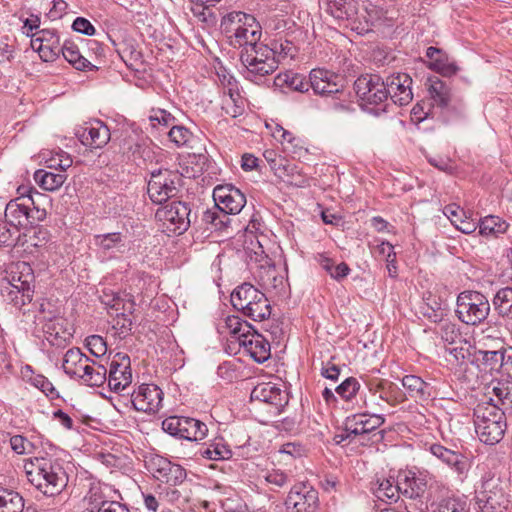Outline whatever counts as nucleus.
Here are the masks:
<instances>
[{
	"instance_id": "2",
	"label": "nucleus",
	"mask_w": 512,
	"mask_h": 512,
	"mask_svg": "<svg viewBox=\"0 0 512 512\" xmlns=\"http://www.w3.org/2000/svg\"><path fill=\"white\" fill-rule=\"evenodd\" d=\"M220 27L235 48L246 50L261 43V26L252 15L233 11L222 18Z\"/></svg>"
},
{
	"instance_id": "40",
	"label": "nucleus",
	"mask_w": 512,
	"mask_h": 512,
	"mask_svg": "<svg viewBox=\"0 0 512 512\" xmlns=\"http://www.w3.org/2000/svg\"><path fill=\"white\" fill-rule=\"evenodd\" d=\"M362 23L367 25V32L370 31V27L373 25L391 22L393 16L389 15V11L383 7L369 3L365 6V15L359 16Z\"/></svg>"
},
{
	"instance_id": "3",
	"label": "nucleus",
	"mask_w": 512,
	"mask_h": 512,
	"mask_svg": "<svg viewBox=\"0 0 512 512\" xmlns=\"http://www.w3.org/2000/svg\"><path fill=\"white\" fill-rule=\"evenodd\" d=\"M240 61L244 66V77L256 84H259L266 76L274 73L280 62L277 57V51L264 43L241 50Z\"/></svg>"
},
{
	"instance_id": "27",
	"label": "nucleus",
	"mask_w": 512,
	"mask_h": 512,
	"mask_svg": "<svg viewBox=\"0 0 512 512\" xmlns=\"http://www.w3.org/2000/svg\"><path fill=\"white\" fill-rule=\"evenodd\" d=\"M32 213L26 204L10 201L5 209V218L15 232H19L20 227L33 223L35 217Z\"/></svg>"
},
{
	"instance_id": "41",
	"label": "nucleus",
	"mask_w": 512,
	"mask_h": 512,
	"mask_svg": "<svg viewBox=\"0 0 512 512\" xmlns=\"http://www.w3.org/2000/svg\"><path fill=\"white\" fill-rule=\"evenodd\" d=\"M207 425L197 419L184 417L181 438L189 441H199L207 436Z\"/></svg>"
},
{
	"instance_id": "44",
	"label": "nucleus",
	"mask_w": 512,
	"mask_h": 512,
	"mask_svg": "<svg viewBox=\"0 0 512 512\" xmlns=\"http://www.w3.org/2000/svg\"><path fill=\"white\" fill-rule=\"evenodd\" d=\"M428 92L434 104L439 107H446L450 101V90L448 86L437 77L428 79Z\"/></svg>"
},
{
	"instance_id": "57",
	"label": "nucleus",
	"mask_w": 512,
	"mask_h": 512,
	"mask_svg": "<svg viewBox=\"0 0 512 512\" xmlns=\"http://www.w3.org/2000/svg\"><path fill=\"white\" fill-rule=\"evenodd\" d=\"M472 345L466 339H461V344H452L446 347V351L454 358L457 363H463L470 356Z\"/></svg>"
},
{
	"instance_id": "11",
	"label": "nucleus",
	"mask_w": 512,
	"mask_h": 512,
	"mask_svg": "<svg viewBox=\"0 0 512 512\" xmlns=\"http://www.w3.org/2000/svg\"><path fill=\"white\" fill-rule=\"evenodd\" d=\"M319 3L335 19L347 21L351 30L361 35L366 33L367 25L358 16L355 0H319Z\"/></svg>"
},
{
	"instance_id": "58",
	"label": "nucleus",
	"mask_w": 512,
	"mask_h": 512,
	"mask_svg": "<svg viewBox=\"0 0 512 512\" xmlns=\"http://www.w3.org/2000/svg\"><path fill=\"white\" fill-rule=\"evenodd\" d=\"M2 295L5 296L15 306L21 307L32 300V297L24 296L22 290L15 289L10 284L6 283L2 286Z\"/></svg>"
},
{
	"instance_id": "53",
	"label": "nucleus",
	"mask_w": 512,
	"mask_h": 512,
	"mask_svg": "<svg viewBox=\"0 0 512 512\" xmlns=\"http://www.w3.org/2000/svg\"><path fill=\"white\" fill-rule=\"evenodd\" d=\"M45 162L48 168L59 170V173H65L73 164L71 156L64 151L52 153L49 158H45Z\"/></svg>"
},
{
	"instance_id": "14",
	"label": "nucleus",
	"mask_w": 512,
	"mask_h": 512,
	"mask_svg": "<svg viewBox=\"0 0 512 512\" xmlns=\"http://www.w3.org/2000/svg\"><path fill=\"white\" fill-rule=\"evenodd\" d=\"M108 386L114 392H121L132 383L130 357L124 353L114 355L107 375Z\"/></svg>"
},
{
	"instance_id": "4",
	"label": "nucleus",
	"mask_w": 512,
	"mask_h": 512,
	"mask_svg": "<svg viewBox=\"0 0 512 512\" xmlns=\"http://www.w3.org/2000/svg\"><path fill=\"white\" fill-rule=\"evenodd\" d=\"M505 415L490 402H481L474 408L475 432L481 442L494 445L503 438L507 428Z\"/></svg>"
},
{
	"instance_id": "16",
	"label": "nucleus",
	"mask_w": 512,
	"mask_h": 512,
	"mask_svg": "<svg viewBox=\"0 0 512 512\" xmlns=\"http://www.w3.org/2000/svg\"><path fill=\"white\" fill-rule=\"evenodd\" d=\"M251 400L270 405V413L278 415L288 404V394L272 383H262L252 390Z\"/></svg>"
},
{
	"instance_id": "7",
	"label": "nucleus",
	"mask_w": 512,
	"mask_h": 512,
	"mask_svg": "<svg viewBox=\"0 0 512 512\" xmlns=\"http://www.w3.org/2000/svg\"><path fill=\"white\" fill-rule=\"evenodd\" d=\"M354 89L359 98L360 106L364 110L376 115L385 110L384 104L388 99V92L380 76H360L354 83Z\"/></svg>"
},
{
	"instance_id": "21",
	"label": "nucleus",
	"mask_w": 512,
	"mask_h": 512,
	"mask_svg": "<svg viewBox=\"0 0 512 512\" xmlns=\"http://www.w3.org/2000/svg\"><path fill=\"white\" fill-rule=\"evenodd\" d=\"M81 143L91 149L104 147L110 140L109 128L100 120L87 123L76 131Z\"/></svg>"
},
{
	"instance_id": "60",
	"label": "nucleus",
	"mask_w": 512,
	"mask_h": 512,
	"mask_svg": "<svg viewBox=\"0 0 512 512\" xmlns=\"http://www.w3.org/2000/svg\"><path fill=\"white\" fill-rule=\"evenodd\" d=\"M86 346L96 357H100L106 354L107 345L103 337L100 335H91L86 339Z\"/></svg>"
},
{
	"instance_id": "63",
	"label": "nucleus",
	"mask_w": 512,
	"mask_h": 512,
	"mask_svg": "<svg viewBox=\"0 0 512 512\" xmlns=\"http://www.w3.org/2000/svg\"><path fill=\"white\" fill-rule=\"evenodd\" d=\"M60 51L59 43H45L44 45L40 44L38 54L43 61L53 62L57 59Z\"/></svg>"
},
{
	"instance_id": "49",
	"label": "nucleus",
	"mask_w": 512,
	"mask_h": 512,
	"mask_svg": "<svg viewBox=\"0 0 512 512\" xmlns=\"http://www.w3.org/2000/svg\"><path fill=\"white\" fill-rule=\"evenodd\" d=\"M360 383L356 378L349 377L345 379L340 385H338L335 389L336 393L345 401H351L358 393L363 398V404L359 406L360 408L367 405L366 402V393L360 391Z\"/></svg>"
},
{
	"instance_id": "42",
	"label": "nucleus",
	"mask_w": 512,
	"mask_h": 512,
	"mask_svg": "<svg viewBox=\"0 0 512 512\" xmlns=\"http://www.w3.org/2000/svg\"><path fill=\"white\" fill-rule=\"evenodd\" d=\"M223 328L230 335L231 343H238V345L242 342V334L248 335L253 330L250 324L234 315L226 318Z\"/></svg>"
},
{
	"instance_id": "34",
	"label": "nucleus",
	"mask_w": 512,
	"mask_h": 512,
	"mask_svg": "<svg viewBox=\"0 0 512 512\" xmlns=\"http://www.w3.org/2000/svg\"><path fill=\"white\" fill-rule=\"evenodd\" d=\"M273 83L275 87L280 89L289 88L298 92L308 91L310 87L309 81H306L302 75L290 71L279 73L274 78Z\"/></svg>"
},
{
	"instance_id": "38",
	"label": "nucleus",
	"mask_w": 512,
	"mask_h": 512,
	"mask_svg": "<svg viewBox=\"0 0 512 512\" xmlns=\"http://www.w3.org/2000/svg\"><path fill=\"white\" fill-rule=\"evenodd\" d=\"M17 268H22V271H20L19 275H17V273L15 272H12L11 279L8 280L7 283L10 284L15 289L22 290L24 296L32 297L33 290L31 283L33 280V275L31 273V268L26 263L18 265Z\"/></svg>"
},
{
	"instance_id": "20",
	"label": "nucleus",
	"mask_w": 512,
	"mask_h": 512,
	"mask_svg": "<svg viewBox=\"0 0 512 512\" xmlns=\"http://www.w3.org/2000/svg\"><path fill=\"white\" fill-rule=\"evenodd\" d=\"M342 77L325 69H313L309 74L310 87L316 94L328 96L342 90Z\"/></svg>"
},
{
	"instance_id": "55",
	"label": "nucleus",
	"mask_w": 512,
	"mask_h": 512,
	"mask_svg": "<svg viewBox=\"0 0 512 512\" xmlns=\"http://www.w3.org/2000/svg\"><path fill=\"white\" fill-rule=\"evenodd\" d=\"M222 105L225 113L233 118L240 116L244 111L243 100L239 92H237V96H231V93L224 95Z\"/></svg>"
},
{
	"instance_id": "64",
	"label": "nucleus",
	"mask_w": 512,
	"mask_h": 512,
	"mask_svg": "<svg viewBox=\"0 0 512 512\" xmlns=\"http://www.w3.org/2000/svg\"><path fill=\"white\" fill-rule=\"evenodd\" d=\"M10 446L15 453L22 455L30 453L33 444L22 435H14L10 438Z\"/></svg>"
},
{
	"instance_id": "39",
	"label": "nucleus",
	"mask_w": 512,
	"mask_h": 512,
	"mask_svg": "<svg viewBox=\"0 0 512 512\" xmlns=\"http://www.w3.org/2000/svg\"><path fill=\"white\" fill-rule=\"evenodd\" d=\"M65 173H54L39 169L34 173L35 182L46 191L58 190L66 181Z\"/></svg>"
},
{
	"instance_id": "29",
	"label": "nucleus",
	"mask_w": 512,
	"mask_h": 512,
	"mask_svg": "<svg viewBox=\"0 0 512 512\" xmlns=\"http://www.w3.org/2000/svg\"><path fill=\"white\" fill-rule=\"evenodd\" d=\"M90 360L79 348L69 349L63 359V370L70 377L78 378Z\"/></svg>"
},
{
	"instance_id": "22",
	"label": "nucleus",
	"mask_w": 512,
	"mask_h": 512,
	"mask_svg": "<svg viewBox=\"0 0 512 512\" xmlns=\"http://www.w3.org/2000/svg\"><path fill=\"white\" fill-rule=\"evenodd\" d=\"M87 504L83 512H130L128 507L114 499H106L99 486H93L84 498Z\"/></svg>"
},
{
	"instance_id": "1",
	"label": "nucleus",
	"mask_w": 512,
	"mask_h": 512,
	"mask_svg": "<svg viewBox=\"0 0 512 512\" xmlns=\"http://www.w3.org/2000/svg\"><path fill=\"white\" fill-rule=\"evenodd\" d=\"M28 481L45 496L59 495L68 484V474L57 459L35 457L24 461Z\"/></svg>"
},
{
	"instance_id": "15",
	"label": "nucleus",
	"mask_w": 512,
	"mask_h": 512,
	"mask_svg": "<svg viewBox=\"0 0 512 512\" xmlns=\"http://www.w3.org/2000/svg\"><path fill=\"white\" fill-rule=\"evenodd\" d=\"M149 468L154 478L169 486L180 485L187 475L183 467L161 456L152 458L149 462Z\"/></svg>"
},
{
	"instance_id": "9",
	"label": "nucleus",
	"mask_w": 512,
	"mask_h": 512,
	"mask_svg": "<svg viewBox=\"0 0 512 512\" xmlns=\"http://www.w3.org/2000/svg\"><path fill=\"white\" fill-rule=\"evenodd\" d=\"M190 209L181 201H173L157 209L155 217L164 232L182 234L190 226Z\"/></svg>"
},
{
	"instance_id": "47",
	"label": "nucleus",
	"mask_w": 512,
	"mask_h": 512,
	"mask_svg": "<svg viewBox=\"0 0 512 512\" xmlns=\"http://www.w3.org/2000/svg\"><path fill=\"white\" fill-rule=\"evenodd\" d=\"M402 385L412 398L425 400L430 396L428 391L429 384L416 375H406L403 377Z\"/></svg>"
},
{
	"instance_id": "28",
	"label": "nucleus",
	"mask_w": 512,
	"mask_h": 512,
	"mask_svg": "<svg viewBox=\"0 0 512 512\" xmlns=\"http://www.w3.org/2000/svg\"><path fill=\"white\" fill-rule=\"evenodd\" d=\"M490 403L499 406L504 414L512 412V383L508 381H497L492 383Z\"/></svg>"
},
{
	"instance_id": "17",
	"label": "nucleus",
	"mask_w": 512,
	"mask_h": 512,
	"mask_svg": "<svg viewBox=\"0 0 512 512\" xmlns=\"http://www.w3.org/2000/svg\"><path fill=\"white\" fill-rule=\"evenodd\" d=\"M213 198L217 209L225 214H237L246 204L245 195L233 186H217Z\"/></svg>"
},
{
	"instance_id": "30",
	"label": "nucleus",
	"mask_w": 512,
	"mask_h": 512,
	"mask_svg": "<svg viewBox=\"0 0 512 512\" xmlns=\"http://www.w3.org/2000/svg\"><path fill=\"white\" fill-rule=\"evenodd\" d=\"M426 57L429 59V67L432 70L444 76H451L456 74V65L449 62L445 53H443L440 49L432 46L428 47L426 50Z\"/></svg>"
},
{
	"instance_id": "62",
	"label": "nucleus",
	"mask_w": 512,
	"mask_h": 512,
	"mask_svg": "<svg viewBox=\"0 0 512 512\" xmlns=\"http://www.w3.org/2000/svg\"><path fill=\"white\" fill-rule=\"evenodd\" d=\"M219 81L223 86L224 95L230 94L231 96H237L238 90V82L233 75L226 72L225 70L222 73H218Z\"/></svg>"
},
{
	"instance_id": "61",
	"label": "nucleus",
	"mask_w": 512,
	"mask_h": 512,
	"mask_svg": "<svg viewBox=\"0 0 512 512\" xmlns=\"http://www.w3.org/2000/svg\"><path fill=\"white\" fill-rule=\"evenodd\" d=\"M183 416H170L163 420L162 429L172 436L181 438Z\"/></svg>"
},
{
	"instance_id": "31",
	"label": "nucleus",
	"mask_w": 512,
	"mask_h": 512,
	"mask_svg": "<svg viewBox=\"0 0 512 512\" xmlns=\"http://www.w3.org/2000/svg\"><path fill=\"white\" fill-rule=\"evenodd\" d=\"M108 305L111 307V309L117 312L116 317L113 319V328L118 330L120 334L128 333L132 327V320L126 311L131 313L133 303L129 302L128 308H125L123 300L119 297H115L112 299L111 303H108Z\"/></svg>"
},
{
	"instance_id": "51",
	"label": "nucleus",
	"mask_w": 512,
	"mask_h": 512,
	"mask_svg": "<svg viewBox=\"0 0 512 512\" xmlns=\"http://www.w3.org/2000/svg\"><path fill=\"white\" fill-rule=\"evenodd\" d=\"M437 333L446 347L452 344H461V339L464 338L458 325L450 321L442 322Z\"/></svg>"
},
{
	"instance_id": "19",
	"label": "nucleus",
	"mask_w": 512,
	"mask_h": 512,
	"mask_svg": "<svg viewBox=\"0 0 512 512\" xmlns=\"http://www.w3.org/2000/svg\"><path fill=\"white\" fill-rule=\"evenodd\" d=\"M388 97L399 105H408L413 99L411 90L412 79L406 73H396L388 76L384 82Z\"/></svg>"
},
{
	"instance_id": "45",
	"label": "nucleus",
	"mask_w": 512,
	"mask_h": 512,
	"mask_svg": "<svg viewBox=\"0 0 512 512\" xmlns=\"http://www.w3.org/2000/svg\"><path fill=\"white\" fill-rule=\"evenodd\" d=\"M93 244L103 254L124 247L123 238L119 232L94 235Z\"/></svg>"
},
{
	"instance_id": "54",
	"label": "nucleus",
	"mask_w": 512,
	"mask_h": 512,
	"mask_svg": "<svg viewBox=\"0 0 512 512\" xmlns=\"http://www.w3.org/2000/svg\"><path fill=\"white\" fill-rule=\"evenodd\" d=\"M438 512H470V507L464 498L449 497L439 503Z\"/></svg>"
},
{
	"instance_id": "18",
	"label": "nucleus",
	"mask_w": 512,
	"mask_h": 512,
	"mask_svg": "<svg viewBox=\"0 0 512 512\" xmlns=\"http://www.w3.org/2000/svg\"><path fill=\"white\" fill-rule=\"evenodd\" d=\"M384 422V417L379 414H354L345 421V438L353 439L357 436L369 434L379 428Z\"/></svg>"
},
{
	"instance_id": "10",
	"label": "nucleus",
	"mask_w": 512,
	"mask_h": 512,
	"mask_svg": "<svg viewBox=\"0 0 512 512\" xmlns=\"http://www.w3.org/2000/svg\"><path fill=\"white\" fill-rule=\"evenodd\" d=\"M178 180L177 173L168 169L152 172L147 185V192L151 201L162 205L168 199L174 197L178 192L176 187Z\"/></svg>"
},
{
	"instance_id": "25",
	"label": "nucleus",
	"mask_w": 512,
	"mask_h": 512,
	"mask_svg": "<svg viewBox=\"0 0 512 512\" xmlns=\"http://www.w3.org/2000/svg\"><path fill=\"white\" fill-rule=\"evenodd\" d=\"M272 170L278 178L290 185L296 187H305L309 185L308 178L302 173L299 167L287 159H272Z\"/></svg>"
},
{
	"instance_id": "6",
	"label": "nucleus",
	"mask_w": 512,
	"mask_h": 512,
	"mask_svg": "<svg viewBox=\"0 0 512 512\" xmlns=\"http://www.w3.org/2000/svg\"><path fill=\"white\" fill-rule=\"evenodd\" d=\"M480 512H507L511 504L509 484L499 477H489L482 482L476 497Z\"/></svg>"
},
{
	"instance_id": "33",
	"label": "nucleus",
	"mask_w": 512,
	"mask_h": 512,
	"mask_svg": "<svg viewBox=\"0 0 512 512\" xmlns=\"http://www.w3.org/2000/svg\"><path fill=\"white\" fill-rule=\"evenodd\" d=\"M78 379L87 386L100 387L106 382L107 369L103 365L90 359L87 363V367L84 368Z\"/></svg>"
},
{
	"instance_id": "36",
	"label": "nucleus",
	"mask_w": 512,
	"mask_h": 512,
	"mask_svg": "<svg viewBox=\"0 0 512 512\" xmlns=\"http://www.w3.org/2000/svg\"><path fill=\"white\" fill-rule=\"evenodd\" d=\"M492 305L499 317L512 319V287L499 289L492 299Z\"/></svg>"
},
{
	"instance_id": "32",
	"label": "nucleus",
	"mask_w": 512,
	"mask_h": 512,
	"mask_svg": "<svg viewBox=\"0 0 512 512\" xmlns=\"http://www.w3.org/2000/svg\"><path fill=\"white\" fill-rule=\"evenodd\" d=\"M258 284L266 291L277 290L283 286V277L278 274L274 265L260 266L254 273Z\"/></svg>"
},
{
	"instance_id": "59",
	"label": "nucleus",
	"mask_w": 512,
	"mask_h": 512,
	"mask_svg": "<svg viewBox=\"0 0 512 512\" xmlns=\"http://www.w3.org/2000/svg\"><path fill=\"white\" fill-rule=\"evenodd\" d=\"M170 140L178 147L185 146L192 138V133L184 126H173L169 133Z\"/></svg>"
},
{
	"instance_id": "5",
	"label": "nucleus",
	"mask_w": 512,
	"mask_h": 512,
	"mask_svg": "<svg viewBox=\"0 0 512 512\" xmlns=\"http://www.w3.org/2000/svg\"><path fill=\"white\" fill-rule=\"evenodd\" d=\"M233 307L254 321L267 319L271 314V307L265 294L253 285L244 283L231 293Z\"/></svg>"
},
{
	"instance_id": "48",
	"label": "nucleus",
	"mask_w": 512,
	"mask_h": 512,
	"mask_svg": "<svg viewBox=\"0 0 512 512\" xmlns=\"http://www.w3.org/2000/svg\"><path fill=\"white\" fill-rule=\"evenodd\" d=\"M24 499L16 491L0 489V512H22Z\"/></svg>"
},
{
	"instance_id": "56",
	"label": "nucleus",
	"mask_w": 512,
	"mask_h": 512,
	"mask_svg": "<svg viewBox=\"0 0 512 512\" xmlns=\"http://www.w3.org/2000/svg\"><path fill=\"white\" fill-rule=\"evenodd\" d=\"M426 300L427 308L423 311L424 315L433 322L442 321V318L445 315V308L443 307V303L435 298L431 299V295H429Z\"/></svg>"
},
{
	"instance_id": "37",
	"label": "nucleus",
	"mask_w": 512,
	"mask_h": 512,
	"mask_svg": "<svg viewBox=\"0 0 512 512\" xmlns=\"http://www.w3.org/2000/svg\"><path fill=\"white\" fill-rule=\"evenodd\" d=\"M199 453L202 457L213 461L226 460L232 456V451L223 438L214 439L208 445L203 446Z\"/></svg>"
},
{
	"instance_id": "35",
	"label": "nucleus",
	"mask_w": 512,
	"mask_h": 512,
	"mask_svg": "<svg viewBox=\"0 0 512 512\" xmlns=\"http://www.w3.org/2000/svg\"><path fill=\"white\" fill-rule=\"evenodd\" d=\"M61 52L65 60L77 70H92L95 67L80 53L78 46L73 42L66 41L61 47Z\"/></svg>"
},
{
	"instance_id": "8",
	"label": "nucleus",
	"mask_w": 512,
	"mask_h": 512,
	"mask_svg": "<svg viewBox=\"0 0 512 512\" xmlns=\"http://www.w3.org/2000/svg\"><path fill=\"white\" fill-rule=\"evenodd\" d=\"M456 315L458 319L467 325H479L487 319L491 306L483 293L466 290L457 296Z\"/></svg>"
},
{
	"instance_id": "50",
	"label": "nucleus",
	"mask_w": 512,
	"mask_h": 512,
	"mask_svg": "<svg viewBox=\"0 0 512 512\" xmlns=\"http://www.w3.org/2000/svg\"><path fill=\"white\" fill-rule=\"evenodd\" d=\"M508 224L498 216L489 215L479 223V232L481 235L490 236L505 233Z\"/></svg>"
},
{
	"instance_id": "12",
	"label": "nucleus",
	"mask_w": 512,
	"mask_h": 512,
	"mask_svg": "<svg viewBox=\"0 0 512 512\" xmlns=\"http://www.w3.org/2000/svg\"><path fill=\"white\" fill-rule=\"evenodd\" d=\"M163 391L155 384H141L131 395L133 408L139 412L155 414L162 407Z\"/></svg>"
},
{
	"instance_id": "52",
	"label": "nucleus",
	"mask_w": 512,
	"mask_h": 512,
	"mask_svg": "<svg viewBox=\"0 0 512 512\" xmlns=\"http://www.w3.org/2000/svg\"><path fill=\"white\" fill-rule=\"evenodd\" d=\"M400 491L401 487L399 485L394 484V482L389 479H383L378 483V487L375 489L374 493L381 501H397Z\"/></svg>"
},
{
	"instance_id": "23",
	"label": "nucleus",
	"mask_w": 512,
	"mask_h": 512,
	"mask_svg": "<svg viewBox=\"0 0 512 512\" xmlns=\"http://www.w3.org/2000/svg\"><path fill=\"white\" fill-rule=\"evenodd\" d=\"M432 455L449 466L463 480L470 468L468 458L460 452L450 450L440 444H433L429 448Z\"/></svg>"
},
{
	"instance_id": "46",
	"label": "nucleus",
	"mask_w": 512,
	"mask_h": 512,
	"mask_svg": "<svg viewBox=\"0 0 512 512\" xmlns=\"http://www.w3.org/2000/svg\"><path fill=\"white\" fill-rule=\"evenodd\" d=\"M507 356V349L499 350H478L477 360L481 361L482 365L489 370H499L505 366V357Z\"/></svg>"
},
{
	"instance_id": "13",
	"label": "nucleus",
	"mask_w": 512,
	"mask_h": 512,
	"mask_svg": "<svg viewBox=\"0 0 512 512\" xmlns=\"http://www.w3.org/2000/svg\"><path fill=\"white\" fill-rule=\"evenodd\" d=\"M289 512H316L319 506L318 492L308 484L295 485L286 500Z\"/></svg>"
},
{
	"instance_id": "43",
	"label": "nucleus",
	"mask_w": 512,
	"mask_h": 512,
	"mask_svg": "<svg viewBox=\"0 0 512 512\" xmlns=\"http://www.w3.org/2000/svg\"><path fill=\"white\" fill-rule=\"evenodd\" d=\"M315 260L321 266V268L331 276V278L337 281L345 278L350 272V268L346 263L342 262L338 265H335L334 261L324 253L316 254Z\"/></svg>"
},
{
	"instance_id": "24",
	"label": "nucleus",
	"mask_w": 512,
	"mask_h": 512,
	"mask_svg": "<svg viewBox=\"0 0 512 512\" xmlns=\"http://www.w3.org/2000/svg\"><path fill=\"white\" fill-rule=\"evenodd\" d=\"M239 347L258 363H264L271 356L269 341L255 330H252L248 335L242 334V342Z\"/></svg>"
},
{
	"instance_id": "26",
	"label": "nucleus",
	"mask_w": 512,
	"mask_h": 512,
	"mask_svg": "<svg viewBox=\"0 0 512 512\" xmlns=\"http://www.w3.org/2000/svg\"><path fill=\"white\" fill-rule=\"evenodd\" d=\"M45 323L43 325V332L45 334L46 341L56 347H65L69 339L71 338V333L64 328L65 320L59 316H53L52 318H46Z\"/></svg>"
}]
</instances>
